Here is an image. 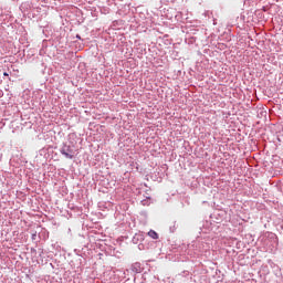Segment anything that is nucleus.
Instances as JSON below:
<instances>
[{"mask_svg":"<svg viewBox=\"0 0 283 283\" xmlns=\"http://www.w3.org/2000/svg\"><path fill=\"white\" fill-rule=\"evenodd\" d=\"M148 235H149V238H151L153 240H158V233H157L156 231H154V230H150V231L148 232Z\"/></svg>","mask_w":283,"mask_h":283,"instance_id":"obj_1","label":"nucleus"},{"mask_svg":"<svg viewBox=\"0 0 283 283\" xmlns=\"http://www.w3.org/2000/svg\"><path fill=\"white\" fill-rule=\"evenodd\" d=\"M62 154H63V156H65V158H70V160H72V158H74V155L66 153L65 150H62Z\"/></svg>","mask_w":283,"mask_h":283,"instance_id":"obj_2","label":"nucleus"},{"mask_svg":"<svg viewBox=\"0 0 283 283\" xmlns=\"http://www.w3.org/2000/svg\"><path fill=\"white\" fill-rule=\"evenodd\" d=\"M3 76H8V73H3Z\"/></svg>","mask_w":283,"mask_h":283,"instance_id":"obj_3","label":"nucleus"}]
</instances>
